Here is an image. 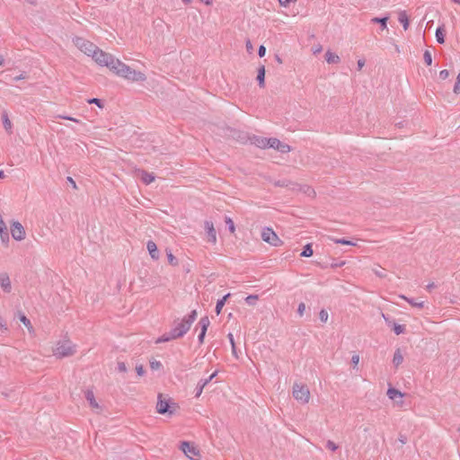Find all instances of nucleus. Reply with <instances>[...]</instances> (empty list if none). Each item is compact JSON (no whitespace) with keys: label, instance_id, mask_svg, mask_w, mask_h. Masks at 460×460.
Returning <instances> with one entry per match:
<instances>
[{"label":"nucleus","instance_id":"1","mask_svg":"<svg viewBox=\"0 0 460 460\" xmlns=\"http://www.w3.org/2000/svg\"><path fill=\"white\" fill-rule=\"evenodd\" d=\"M75 353V346L69 340L59 341L53 349V354L58 358L73 356Z\"/></svg>","mask_w":460,"mask_h":460},{"label":"nucleus","instance_id":"2","mask_svg":"<svg viewBox=\"0 0 460 460\" xmlns=\"http://www.w3.org/2000/svg\"><path fill=\"white\" fill-rule=\"evenodd\" d=\"M92 58L97 64L107 66L111 71L112 70V66H114L115 62L118 60L111 54L104 52L99 48Z\"/></svg>","mask_w":460,"mask_h":460},{"label":"nucleus","instance_id":"3","mask_svg":"<svg viewBox=\"0 0 460 460\" xmlns=\"http://www.w3.org/2000/svg\"><path fill=\"white\" fill-rule=\"evenodd\" d=\"M198 315V313L196 310H192L189 315L185 316L181 322L175 321L174 323L176 325L174 326L175 329L178 332V334H180L181 337H183L190 329L192 323L196 320Z\"/></svg>","mask_w":460,"mask_h":460},{"label":"nucleus","instance_id":"4","mask_svg":"<svg viewBox=\"0 0 460 460\" xmlns=\"http://www.w3.org/2000/svg\"><path fill=\"white\" fill-rule=\"evenodd\" d=\"M177 408L176 403L172 402L170 399H164L162 394H158V402L156 403V411L158 413L172 415Z\"/></svg>","mask_w":460,"mask_h":460},{"label":"nucleus","instance_id":"5","mask_svg":"<svg viewBox=\"0 0 460 460\" xmlns=\"http://www.w3.org/2000/svg\"><path fill=\"white\" fill-rule=\"evenodd\" d=\"M73 43L84 54L92 57L97 50L98 47L93 42L82 37H75Z\"/></svg>","mask_w":460,"mask_h":460},{"label":"nucleus","instance_id":"6","mask_svg":"<svg viewBox=\"0 0 460 460\" xmlns=\"http://www.w3.org/2000/svg\"><path fill=\"white\" fill-rule=\"evenodd\" d=\"M293 396L301 403H307L310 399V391L305 385L295 384L293 385Z\"/></svg>","mask_w":460,"mask_h":460},{"label":"nucleus","instance_id":"7","mask_svg":"<svg viewBox=\"0 0 460 460\" xmlns=\"http://www.w3.org/2000/svg\"><path fill=\"white\" fill-rule=\"evenodd\" d=\"M261 239L273 246H279L280 244H282V241L279 238L276 233L270 227H265L262 229Z\"/></svg>","mask_w":460,"mask_h":460},{"label":"nucleus","instance_id":"8","mask_svg":"<svg viewBox=\"0 0 460 460\" xmlns=\"http://www.w3.org/2000/svg\"><path fill=\"white\" fill-rule=\"evenodd\" d=\"M180 449L191 460L194 459L193 456H200L199 448L189 441H182L180 445Z\"/></svg>","mask_w":460,"mask_h":460},{"label":"nucleus","instance_id":"9","mask_svg":"<svg viewBox=\"0 0 460 460\" xmlns=\"http://www.w3.org/2000/svg\"><path fill=\"white\" fill-rule=\"evenodd\" d=\"M11 234L14 240L22 241L25 238V230L21 223L13 221L11 225Z\"/></svg>","mask_w":460,"mask_h":460},{"label":"nucleus","instance_id":"10","mask_svg":"<svg viewBox=\"0 0 460 460\" xmlns=\"http://www.w3.org/2000/svg\"><path fill=\"white\" fill-rule=\"evenodd\" d=\"M132 68L128 65L122 63L119 59L115 62V65L112 66V72L119 76L126 78V75H128Z\"/></svg>","mask_w":460,"mask_h":460},{"label":"nucleus","instance_id":"11","mask_svg":"<svg viewBox=\"0 0 460 460\" xmlns=\"http://www.w3.org/2000/svg\"><path fill=\"white\" fill-rule=\"evenodd\" d=\"M269 147L274 148L283 154L288 153L291 150L290 146L275 137H270Z\"/></svg>","mask_w":460,"mask_h":460},{"label":"nucleus","instance_id":"12","mask_svg":"<svg viewBox=\"0 0 460 460\" xmlns=\"http://www.w3.org/2000/svg\"><path fill=\"white\" fill-rule=\"evenodd\" d=\"M382 317L384 318L386 324L393 328L395 334L399 335L405 332V326L397 324L390 316H388L385 314H382Z\"/></svg>","mask_w":460,"mask_h":460},{"label":"nucleus","instance_id":"13","mask_svg":"<svg viewBox=\"0 0 460 460\" xmlns=\"http://www.w3.org/2000/svg\"><path fill=\"white\" fill-rule=\"evenodd\" d=\"M209 324H210V321L208 316H203L200 318V320L199 322V325L200 327V332L198 337L199 343H203L204 338L206 336V332H207V330H208Z\"/></svg>","mask_w":460,"mask_h":460},{"label":"nucleus","instance_id":"14","mask_svg":"<svg viewBox=\"0 0 460 460\" xmlns=\"http://www.w3.org/2000/svg\"><path fill=\"white\" fill-rule=\"evenodd\" d=\"M205 230L208 234V241L216 243L217 233L214 227V224L211 221H205Z\"/></svg>","mask_w":460,"mask_h":460},{"label":"nucleus","instance_id":"15","mask_svg":"<svg viewBox=\"0 0 460 460\" xmlns=\"http://www.w3.org/2000/svg\"><path fill=\"white\" fill-rule=\"evenodd\" d=\"M217 375V372L215 371L213 374H211L208 378L201 379L198 383V385L196 387V394L195 397H199L202 394V391L204 387Z\"/></svg>","mask_w":460,"mask_h":460},{"label":"nucleus","instance_id":"16","mask_svg":"<svg viewBox=\"0 0 460 460\" xmlns=\"http://www.w3.org/2000/svg\"><path fill=\"white\" fill-rule=\"evenodd\" d=\"M251 143L260 148H267L270 145V138L253 136L250 138Z\"/></svg>","mask_w":460,"mask_h":460},{"label":"nucleus","instance_id":"17","mask_svg":"<svg viewBox=\"0 0 460 460\" xmlns=\"http://www.w3.org/2000/svg\"><path fill=\"white\" fill-rule=\"evenodd\" d=\"M0 285L5 293H10L12 290L11 280L6 272L0 273Z\"/></svg>","mask_w":460,"mask_h":460},{"label":"nucleus","instance_id":"18","mask_svg":"<svg viewBox=\"0 0 460 460\" xmlns=\"http://www.w3.org/2000/svg\"><path fill=\"white\" fill-rule=\"evenodd\" d=\"M126 79L133 82H143L146 81V76L144 73L132 69L128 75H126Z\"/></svg>","mask_w":460,"mask_h":460},{"label":"nucleus","instance_id":"19","mask_svg":"<svg viewBox=\"0 0 460 460\" xmlns=\"http://www.w3.org/2000/svg\"><path fill=\"white\" fill-rule=\"evenodd\" d=\"M146 248L152 259L158 260L159 259V251L155 242L148 241L146 243Z\"/></svg>","mask_w":460,"mask_h":460},{"label":"nucleus","instance_id":"20","mask_svg":"<svg viewBox=\"0 0 460 460\" xmlns=\"http://www.w3.org/2000/svg\"><path fill=\"white\" fill-rule=\"evenodd\" d=\"M85 399L89 402V404L90 406L93 408V409H96V410H99L100 409V405L99 403L96 402L95 398H94V394H93V392L91 391V390H87L85 392Z\"/></svg>","mask_w":460,"mask_h":460},{"label":"nucleus","instance_id":"21","mask_svg":"<svg viewBox=\"0 0 460 460\" xmlns=\"http://www.w3.org/2000/svg\"><path fill=\"white\" fill-rule=\"evenodd\" d=\"M256 80L260 87L265 86V66L263 65L258 68Z\"/></svg>","mask_w":460,"mask_h":460},{"label":"nucleus","instance_id":"22","mask_svg":"<svg viewBox=\"0 0 460 460\" xmlns=\"http://www.w3.org/2000/svg\"><path fill=\"white\" fill-rule=\"evenodd\" d=\"M389 17L388 16H385V17H374L371 19V22L372 23H378L379 26H380V30L381 31H384L387 28V21H388Z\"/></svg>","mask_w":460,"mask_h":460},{"label":"nucleus","instance_id":"23","mask_svg":"<svg viewBox=\"0 0 460 460\" xmlns=\"http://www.w3.org/2000/svg\"><path fill=\"white\" fill-rule=\"evenodd\" d=\"M231 296L230 293L225 295L221 299H218L216 305L215 312L218 315L221 314L222 308L224 307L226 300Z\"/></svg>","mask_w":460,"mask_h":460},{"label":"nucleus","instance_id":"24","mask_svg":"<svg viewBox=\"0 0 460 460\" xmlns=\"http://www.w3.org/2000/svg\"><path fill=\"white\" fill-rule=\"evenodd\" d=\"M325 60L329 64H337V63L340 62L341 59H340V57L338 55H336L335 53L328 50L325 53Z\"/></svg>","mask_w":460,"mask_h":460},{"label":"nucleus","instance_id":"25","mask_svg":"<svg viewBox=\"0 0 460 460\" xmlns=\"http://www.w3.org/2000/svg\"><path fill=\"white\" fill-rule=\"evenodd\" d=\"M155 177L154 173H150L146 171H141V180L146 184H150L155 181Z\"/></svg>","mask_w":460,"mask_h":460},{"label":"nucleus","instance_id":"26","mask_svg":"<svg viewBox=\"0 0 460 460\" xmlns=\"http://www.w3.org/2000/svg\"><path fill=\"white\" fill-rule=\"evenodd\" d=\"M398 20L402 24L403 29L406 31L409 28V18L405 11L399 13Z\"/></svg>","mask_w":460,"mask_h":460},{"label":"nucleus","instance_id":"27","mask_svg":"<svg viewBox=\"0 0 460 460\" xmlns=\"http://www.w3.org/2000/svg\"><path fill=\"white\" fill-rule=\"evenodd\" d=\"M273 184L277 187H286L290 189H294V186L296 185L294 182L287 179L275 181Z\"/></svg>","mask_w":460,"mask_h":460},{"label":"nucleus","instance_id":"28","mask_svg":"<svg viewBox=\"0 0 460 460\" xmlns=\"http://www.w3.org/2000/svg\"><path fill=\"white\" fill-rule=\"evenodd\" d=\"M2 119H3V126L4 129L11 134L12 133V122L8 118V115L6 112H3L2 114Z\"/></svg>","mask_w":460,"mask_h":460},{"label":"nucleus","instance_id":"29","mask_svg":"<svg viewBox=\"0 0 460 460\" xmlns=\"http://www.w3.org/2000/svg\"><path fill=\"white\" fill-rule=\"evenodd\" d=\"M403 361V357L401 352L400 349H397L394 354L393 363L397 367H399Z\"/></svg>","mask_w":460,"mask_h":460},{"label":"nucleus","instance_id":"30","mask_svg":"<svg viewBox=\"0 0 460 460\" xmlns=\"http://www.w3.org/2000/svg\"><path fill=\"white\" fill-rule=\"evenodd\" d=\"M445 30L444 26H439L436 30V39L437 41L440 44H443L445 42Z\"/></svg>","mask_w":460,"mask_h":460},{"label":"nucleus","instance_id":"31","mask_svg":"<svg viewBox=\"0 0 460 460\" xmlns=\"http://www.w3.org/2000/svg\"><path fill=\"white\" fill-rule=\"evenodd\" d=\"M387 395L391 400H395L396 397L402 398L403 396V394L399 390H397L394 387H390L387 390Z\"/></svg>","mask_w":460,"mask_h":460},{"label":"nucleus","instance_id":"32","mask_svg":"<svg viewBox=\"0 0 460 460\" xmlns=\"http://www.w3.org/2000/svg\"><path fill=\"white\" fill-rule=\"evenodd\" d=\"M314 253L312 243H307L304 246L303 251L301 252L302 257H311Z\"/></svg>","mask_w":460,"mask_h":460},{"label":"nucleus","instance_id":"33","mask_svg":"<svg viewBox=\"0 0 460 460\" xmlns=\"http://www.w3.org/2000/svg\"><path fill=\"white\" fill-rule=\"evenodd\" d=\"M401 298L406 300L409 304H411L412 306H416L418 308H422L424 306V302H416L413 298H408L404 296H400Z\"/></svg>","mask_w":460,"mask_h":460},{"label":"nucleus","instance_id":"34","mask_svg":"<svg viewBox=\"0 0 460 460\" xmlns=\"http://www.w3.org/2000/svg\"><path fill=\"white\" fill-rule=\"evenodd\" d=\"M227 338L230 341V344H231V349H232V354L236 358H238V355H237V350H236V346H235V342H234V335L230 332L227 334Z\"/></svg>","mask_w":460,"mask_h":460},{"label":"nucleus","instance_id":"35","mask_svg":"<svg viewBox=\"0 0 460 460\" xmlns=\"http://www.w3.org/2000/svg\"><path fill=\"white\" fill-rule=\"evenodd\" d=\"M0 238L3 243H8L9 242V233L7 230L6 226L3 228H0Z\"/></svg>","mask_w":460,"mask_h":460},{"label":"nucleus","instance_id":"36","mask_svg":"<svg viewBox=\"0 0 460 460\" xmlns=\"http://www.w3.org/2000/svg\"><path fill=\"white\" fill-rule=\"evenodd\" d=\"M170 341H172V338H171V335L169 332H165L155 341V343L158 344V343H162V342H168Z\"/></svg>","mask_w":460,"mask_h":460},{"label":"nucleus","instance_id":"37","mask_svg":"<svg viewBox=\"0 0 460 460\" xmlns=\"http://www.w3.org/2000/svg\"><path fill=\"white\" fill-rule=\"evenodd\" d=\"M259 299V296L257 295H249L245 297V302L249 305H254Z\"/></svg>","mask_w":460,"mask_h":460},{"label":"nucleus","instance_id":"38","mask_svg":"<svg viewBox=\"0 0 460 460\" xmlns=\"http://www.w3.org/2000/svg\"><path fill=\"white\" fill-rule=\"evenodd\" d=\"M423 59L427 66H430L432 64V56L429 50H425L423 54Z\"/></svg>","mask_w":460,"mask_h":460},{"label":"nucleus","instance_id":"39","mask_svg":"<svg viewBox=\"0 0 460 460\" xmlns=\"http://www.w3.org/2000/svg\"><path fill=\"white\" fill-rule=\"evenodd\" d=\"M225 222H226V226H228L229 231H230L231 233H234V231H235V226H234V221H233L230 217H226V218H225Z\"/></svg>","mask_w":460,"mask_h":460},{"label":"nucleus","instance_id":"40","mask_svg":"<svg viewBox=\"0 0 460 460\" xmlns=\"http://www.w3.org/2000/svg\"><path fill=\"white\" fill-rule=\"evenodd\" d=\"M453 92L455 94H460V72L456 76V80L453 88Z\"/></svg>","mask_w":460,"mask_h":460},{"label":"nucleus","instance_id":"41","mask_svg":"<svg viewBox=\"0 0 460 460\" xmlns=\"http://www.w3.org/2000/svg\"><path fill=\"white\" fill-rule=\"evenodd\" d=\"M19 319L29 330L32 328L30 320L23 314H20Z\"/></svg>","mask_w":460,"mask_h":460},{"label":"nucleus","instance_id":"42","mask_svg":"<svg viewBox=\"0 0 460 460\" xmlns=\"http://www.w3.org/2000/svg\"><path fill=\"white\" fill-rule=\"evenodd\" d=\"M162 367L163 365L160 361L155 359L150 360V367L152 370H159Z\"/></svg>","mask_w":460,"mask_h":460},{"label":"nucleus","instance_id":"43","mask_svg":"<svg viewBox=\"0 0 460 460\" xmlns=\"http://www.w3.org/2000/svg\"><path fill=\"white\" fill-rule=\"evenodd\" d=\"M167 258H168V261L171 265L175 266L178 264L177 258L175 256H173V254L172 253L171 251L167 252Z\"/></svg>","mask_w":460,"mask_h":460},{"label":"nucleus","instance_id":"44","mask_svg":"<svg viewBox=\"0 0 460 460\" xmlns=\"http://www.w3.org/2000/svg\"><path fill=\"white\" fill-rule=\"evenodd\" d=\"M329 314L325 309H322L319 313V318L323 323H326L328 320Z\"/></svg>","mask_w":460,"mask_h":460},{"label":"nucleus","instance_id":"45","mask_svg":"<svg viewBox=\"0 0 460 460\" xmlns=\"http://www.w3.org/2000/svg\"><path fill=\"white\" fill-rule=\"evenodd\" d=\"M326 448L334 452L335 450H337L338 446L333 441L328 440L326 442Z\"/></svg>","mask_w":460,"mask_h":460},{"label":"nucleus","instance_id":"46","mask_svg":"<svg viewBox=\"0 0 460 460\" xmlns=\"http://www.w3.org/2000/svg\"><path fill=\"white\" fill-rule=\"evenodd\" d=\"M88 102L89 103H94V104H96L100 108L103 107L102 101L101 99H98V98L89 99Z\"/></svg>","mask_w":460,"mask_h":460},{"label":"nucleus","instance_id":"47","mask_svg":"<svg viewBox=\"0 0 460 460\" xmlns=\"http://www.w3.org/2000/svg\"><path fill=\"white\" fill-rule=\"evenodd\" d=\"M449 75L450 74H449L448 70H447V69L441 70L439 72V79L440 80H446V79H447L449 77Z\"/></svg>","mask_w":460,"mask_h":460},{"label":"nucleus","instance_id":"48","mask_svg":"<svg viewBox=\"0 0 460 460\" xmlns=\"http://www.w3.org/2000/svg\"><path fill=\"white\" fill-rule=\"evenodd\" d=\"M334 243H341V244H346V245H354V243L349 240H346L344 238L341 239H334Z\"/></svg>","mask_w":460,"mask_h":460},{"label":"nucleus","instance_id":"49","mask_svg":"<svg viewBox=\"0 0 460 460\" xmlns=\"http://www.w3.org/2000/svg\"><path fill=\"white\" fill-rule=\"evenodd\" d=\"M170 335H171V338H172V340H176V339H179V338H181V336L180 334H178V332L177 330L175 329V327H173L170 332H169Z\"/></svg>","mask_w":460,"mask_h":460},{"label":"nucleus","instance_id":"50","mask_svg":"<svg viewBox=\"0 0 460 460\" xmlns=\"http://www.w3.org/2000/svg\"><path fill=\"white\" fill-rule=\"evenodd\" d=\"M305 310V303H300L298 305V308H297V314L302 316L304 314V312Z\"/></svg>","mask_w":460,"mask_h":460},{"label":"nucleus","instance_id":"51","mask_svg":"<svg viewBox=\"0 0 460 460\" xmlns=\"http://www.w3.org/2000/svg\"><path fill=\"white\" fill-rule=\"evenodd\" d=\"M117 368H118V371H119V372H123V373L127 372V366L124 362H119Z\"/></svg>","mask_w":460,"mask_h":460},{"label":"nucleus","instance_id":"52","mask_svg":"<svg viewBox=\"0 0 460 460\" xmlns=\"http://www.w3.org/2000/svg\"><path fill=\"white\" fill-rule=\"evenodd\" d=\"M266 54V48L263 45H261L258 49V55L260 58H263Z\"/></svg>","mask_w":460,"mask_h":460},{"label":"nucleus","instance_id":"53","mask_svg":"<svg viewBox=\"0 0 460 460\" xmlns=\"http://www.w3.org/2000/svg\"><path fill=\"white\" fill-rule=\"evenodd\" d=\"M136 371H137V375H138L139 376H144V374H145V372H146V371H145V369H144V367H143L142 365H138V366H137V367H136Z\"/></svg>","mask_w":460,"mask_h":460},{"label":"nucleus","instance_id":"54","mask_svg":"<svg viewBox=\"0 0 460 460\" xmlns=\"http://www.w3.org/2000/svg\"><path fill=\"white\" fill-rule=\"evenodd\" d=\"M374 271H375L376 275L378 276L379 278L386 277V274L385 273V270L382 268L379 270H375Z\"/></svg>","mask_w":460,"mask_h":460},{"label":"nucleus","instance_id":"55","mask_svg":"<svg viewBox=\"0 0 460 460\" xmlns=\"http://www.w3.org/2000/svg\"><path fill=\"white\" fill-rule=\"evenodd\" d=\"M398 440L401 442L402 445H404L407 443V437L405 435L400 434Z\"/></svg>","mask_w":460,"mask_h":460},{"label":"nucleus","instance_id":"56","mask_svg":"<svg viewBox=\"0 0 460 460\" xmlns=\"http://www.w3.org/2000/svg\"><path fill=\"white\" fill-rule=\"evenodd\" d=\"M58 118H61V119H67V120H72V121H75V122H79L78 119H76L75 118H72V117H69V116L58 115Z\"/></svg>","mask_w":460,"mask_h":460},{"label":"nucleus","instance_id":"57","mask_svg":"<svg viewBox=\"0 0 460 460\" xmlns=\"http://www.w3.org/2000/svg\"><path fill=\"white\" fill-rule=\"evenodd\" d=\"M358 361H359V357L358 355L352 356L351 362L354 366H357L358 364Z\"/></svg>","mask_w":460,"mask_h":460},{"label":"nucleus","instance_id":"58","mask_svg":"<svg viewBox=\"0 0 460 460\" xmlns=\"http://www.w3.org/2000/svg\"><path fill=\"white\" fill-rule=\"evenodd\" d=\"M358 69L361 70L363 66H365V60L364 59H358L357 62Z\"/></svg>","mask_w":460,"mask_h":460},{"label":"nucleus","instance_id":"59","mask_svg":"<svg viewBox=\"0 0 460 460\" xmlns=\"http://www.w3.org/2000/svg\"><path fill=\"white\" fill-rule=\"evenodd\" d=\"M25 78H27V75H26L25 73H22V74L13 77V80L14 81H19V80L25 79Z\"/></svg>","mask_w":460,"mask_h":460},{"label":"nucleus","instance_id":"60","mask_svg":"<svg viewBox=\"0 0 460 460\" xmlns=\"http://www.w3.org/2000/svg\"><path fill=\"white\" fill-rule=\"evenodd\" d=\"M66 180H67V181L72 185V187H73L74 189H76V188H77L76 183H75V181L73 180V178H72V177H67V179H66Z\"/></svg>","mask_w":460,"mask_h":460},{"label":"nucleus","instance_id":"61","mask_svg":"<svg viewBox=\"0 0 460 460\" xmlns=\"http://www.w3.org/2000/svg\"><path fill=\"white\" fill-rule=\"evenodd\" d=\"M322 51V46L321 45H318L316 47H314L313 49V52L314 54H317V53H320Z\"/></svg>","mask_w":460,"mask_h":460},{"label":"nucleus","instance_id":"62","mask_svg":"<svg viewBox=\"0 0 460 460\" xmlns=\"http://www.w3.org/2000/svg\"><path fill=\"white\" fill-rule=\"evenodd\" d=\"M246 49L248 51H251L252 49V45L250 40H246Z\"/></svg>","mask_w":460,"mask_h":460},{"label":"nucleus","instance_id":"63","mask_svg":"<svg viewBox=\"0 0 460 460\" xmlns=\"http://www.w3.org/2000/svg\"><path fill=\"white\" fill-rule=\"evenodd\" d=\"M305 192H307L309 195L310 193L315 194L314 190L311 189L309 186H306V190H305Z\"/></svg>","mask_w":460,"mask_h":460},{"label":"nucleus","instance_id":"64","mask_svg":"<svg viewBox=\"0 0 460 460\" xmlns=\"http://www.w3.org/2000/svg\"><path fill=\"white\" fill-rule=\"evenodd\" d=\"M436 287V285L434 283H429L428 286H427V289L429 291H431L432 288H434Z\"/></svg>","mask_w":460,"mask_h":460}]
</instances>
